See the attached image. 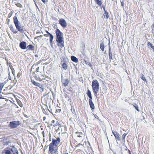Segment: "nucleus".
<instances>
[{
  "instance_id": "1",
  "label": "nucleus",
  "mask_w": 154,
  "mask_h": 154,
  "mask_svg": "<svg viewBox=\"0 0 154 154\" xmlns=\"http://www.w3.org/2000/svg\"><path fill=\"white\" fill-rule=\"evenodd\" d=\"M60 141V139L59 137L56 139H52V142L49 145V154L50 153L52 154L56 152V150L54 146H57Z\"/></svg>"
},
{
  "instance_id": "2",
  "label": "nucleus",
  "mask_w": 154,
  "mask_h": 154,
  "mask_svg": "<svg viewBox=\"0 0 154 154\" xmlns=\"http://www.w3.org/2000/svg\"><path fill=\"white\" fill-rule=\"evenodd\" d=\"M56 34L57 38V45L62 48L64 46L63 34L58 29L56 30Z\"/></svg>"
},
{
  "instance_id": "3",
  "label": "nucleus",
  "mask_w": 154,
  "mask_h": 154,
  "mask_svg": "<svg viewBox=\"0 0 154 154\" xmlns=\"http://www.w3.org/2000/svg\"><path fill=\"white\" fill-rule=\"evenodd\" d=\"M99 84L96 79L93 80L92 82V87L94 94L96 97L99 89Z\"/></svg>"
},
{
  "instance_id": "4",
  "label": "nucleus",
  "mask_w": 154,
  "mask_h": 154,
  "mask_svg": "<svg viewBox=\"0 0 154 154\" xmlns=\"http://www.w3.org/2000/svg\"><path fill=\"white\" fill-rule=\"evenodd\" d=\"M20 124L19 121H16L10 122L9 125L11 128L13 129L17 127Z\"/></svg>"
},
{
  "instance_id": "5",
  "label": "nucleus",
  "mask_w": 154,
  "mask_h": 154,
  "mask_svg": "<svg viewBox=\"0 0 154 154\" xmlns=\"http://www.w3.org/2000/svg\"><path fill=\"white\" fill-rule=\"evenodd\" d=\"M39 69V67H38L35 69V71L34 72H33V75L35 79L37 80H40V78L39 76L38 75V72L40 74L41 72L38 71V69Z\"/></svg>"
},
{
  "instance_id": "6",
  "label": "nucleus",
  "mask_w": 154,
  "mask_h": 154,
  "mask_svg": "<svg viewBox=\"0 0 154 154\" xmlns=\"http://www.w3.org/2000/svg\"><path fill=\"white\" fill-rule=\"evenodd\" d=\"M109 52L108 55L109 57V60L110 62L113 59L112 58V51L110 46V42L109 43Z\"/></svg>"
},
{
  "instance_id": "7",
  "label": "nucleus",
  "mask_w": 154,
  "mask_h": 154,
  "mask_svg": "<svg viewBox=\"0 0 154 154\" xmlns=\"http://www.w3.org/2000/svg\"><path fill=\"white\" fill-rule=\"evenodd\" d=\"M112 133L115 137L116 140L120 141L121 140L120 135L116 131H112Z\"/></svg>"
},
{
  "instance_id": "8",
  "label": "nucleus",
  "mask_w": 154,
  "mask_h": 154,
  "mask_svg": "<svg viewBox=\"0 0 154 154\" xmlns=\"http://www.w3.org/2000/svg\"><path fill=\"white\" fill-rule=\"evenodd\" d=\"M59 24L63 28H65L67 26V23L65 20L61 18L59 20Z\"/></svg>"
},
{
  "instance_id": "9",
  "label": "nucleus",
  "mask_w": 154,
  "mask_h": 154,
  "mask_svg": "<svg viewBox=\"0 0 154 154\" xmlns=\"http://www.w3.org/2000/svg\"><path fill=\"white\" fill-rule=\"evenodd\" d=\"M15 149H17L15 147L13 148L10 150H6L5 151V154H15L16 152H14Z\"/></svg>"
},
{
  "instance_id": "10",
  "label": "nucleus",
  "mask_w": 154,
  "mask_h": 154,
  "mask_svg": "<svg viewBox=\"0 0 154 154\" xmlns=\"http://www.w3.org/2000/svg\"><path fill=\"white\" fill-rule=\"evenodd\" d=\"M26 43L24 41L21 42L19 44L20 47L22 49H26Z\"/></svg>"
},
{
  "instance_id": "11",
  "label": "nucleus",
  "mask_w": 154,
  "mask_h": 154,
  "mask_svg": "<svg viewBox=\"0 0 154 154\" xmlns=\"http://www.w3.org/2000/svg\"><path fill=\"white\" fill-rule=\"evenodd\" d=\"M13 19L14 22V23L15 26H18V25H21V24L20 22L18 20L16 16L14 17Z\"/></svg>"
},
{
  "instance_id": "12",
  "label": "nucleus",
  "mask_w": 154,
  "mask_h": 154,
  "mask_svg": "<svg viewBox=\"0 0 154 154\" xmlns=\"http://www.w3.org/2000/svg\"><path fill=\"white\" fill-rule=\"evenodd\" d=\"M62 84H63L64 86H67L69 82V80L68 79H66L62 80L61 81Z\"/></svg>"
},
{
  "instance_id": "13",
  "label": "nucleus",
  "mask_w": 154,
  "mask_h": 154,
  "mask_svg": "<svg viewBox=\"0 0 154 154\" xmlns=\"http://www.w3.org/2000/svg\"><path fill=\"white\" fill-rule=\"evenodd\" d=\"M5 84V83L4 82L0 83V99H4V98H2V95H1L2 91L4 86Z\"/></svg>"
},
{
  "instance_id": "14",
  "label": "nucleus",
  "mask_w": 154,
  "mask_h": 154,
  "mask_svg": "<svg viewBox=\"0 0 154 154\" xmlns=\"http://www.w3.org/2000/svg\"><path fill=\"white\" fill-rule=\"evenodd\" d=\"M17 29L21 33L24 32V30L23 29V26H21V25H18V26H16Z\"/></svg>"
},
{
  "instance_id": "15",
  "label": "nucleus",
  "mask_w": 154,
  "mask_h": 154,
  "mask_svg": "<svg viewBox=\"0 0 154 154\" xmlns=\"http://www.w3.org/2000/svg\"><path fill=\"white\" fill-rule=\"evenodd\" d=\"M89 102V105H90V108L91 109L92 111H93V110H94L95 108V106H94V104L93 103L92 101L91 102V101H90Z\"/></svg>"
},
{
  "instance_id": "16",
  "label": "nucleus",
  "mask_w": 154,
  "mask_h": 154,
  "mask_svg": "<svg viewBox=\"0 0 154 154\" xmlns=\"http://www.w3.org/2000/svg\"><path fill=\"white\" fill-rule=\"evenodd\" d=\"M26 48L27 50H33L34 49V46L32 45H28Z\"/></svg>"
},
{
  "instance_id": "17",
  "label": "nucleus",
  "mask_w": 154,
  "mask_h": 154,
  "mask_svg": "<svg viewBox=\"0 0 154 154\" xmlns=\"http://www.w3.org/2000/svg\"><path fill=\"white\" fill-rule=\"evenodd\" d=\"M103 16L104 18L106 17L107 19L109 18V13L106 11H104V13L103 14Z\"/></svg>"
},
{
  "instance_id": "18",
  "label": "nucleus",
  "mask_w": 154,
  "mask_h": 154,
  "mask_svg": "<svg viewBox=\"0 0 154 154\" xmlns=\"http://www.w3.org/2000/svg\"><path fill=\"white\" fill-rule=\"evenodd\" d=\"M147 46L149 48H150V49L152 50L153 49L154 50V46L150 42H148Z\"/></svg>"
},
{
  "instance_id": "19",
  "label": "nucleus",
  "mask_w": 154,
  "mask_h": 154,
  "mask_svg": "<svg viewBox=\"0 0 154 154\" xmlns=\"http://www.w3.org/2000/svg\"><path fill=\"white\" fill-rule=\"evenodd\" d=\"M71 59L72 61L75 63H77L78 62V59L74 56H72Z\"/></svg>"
},
{
  "instance_id": "20",
  "label": "nucleus",
  "mask_w": 154,
  "mask_h": 154,
  "mask_svg": "<svg viewBox=\"0 0 154 154\" xmlns=\"http://www.w3.org/2000/svg\"><path fill=\"white\" fill-rule=\"evenodd\" d=\"M100 48L101 50L103 51H104V43L103 42H102L101 43L100 45Z\"/></svg>"
},
{
  "instance_id": "21",
  "label": "nucleus",
  "mask_w": 154,
  "mask_h": 154,
  "mask_svg": "<svg viewBox=\"0 0 154 154\" xmlns=\"http://www.w3.org/2000/svg\"><path fill=\"white\" fill-rule=\"evenodd\" d=\"M95 2L99 6H101L102 5L101 0H94Z\"/></svg>"
},
{
  "instance_id": "22",
  "label": "nucleus",
  "mask_w": 154,
  "mask_h": 154,
  "mask_svg": "<svg viewBox=\"0 0 154 154\" xmlns=\"http://www.w3.org/2000/svg\"><path fill=\"white\" fill-rule=\"evenodd\" d=\"M62 68L64 70L67 69L68 66L65 63H63L62 65Z\"/></svg>"
},
{
  "instance_id": "23",
  "label": "nucleus",
  "mask_w": 154,
  "mask_h": 154,
  "mask_svg": "<svg viewBox=\"0 0 154 154\" xmlns=\"http://www.w3.org/2000/svg\"><path fill=\"white\" fill-rule=\"evenodd\" d=\"M31 82L33 85L37 86H38L39 84H40L39 83L37 82L32 79L31 80Z\"/></svg>"
},
{
  "instance_id": "24",
  "label": "nucleus",
  "mask_w": 154,
  "mask_h": 154,
  "mask_svg": "<svg viewBox=\"0 0 154 154\" xmlns=\"http://www.w3.org/2000/svg\"><path fill=\"white\" fill-rule=\"evenodd\" d=\"M54 37L52 35H50V43H53L52 40L53 39Z\"/></svg>"
},
{
  "instance_id": "25",
  "label": "nucleus",
  "mask_w": 154,
  "mask_h": 154,
  "mask_svg": "<svg viewBox=\"0 0 154 154\" xmlns=\"http://www.w3.org/2000/svg\"><path fill=\"white\" fill-rule=\"evenodd\" d=\"M11 31L13 32L14 33L16 34L17 32V31L15 30L13 27H11L10 29Z\"/></svg>"
},
{
  "instance_id": "26",
  "label": "nucleus",
  "mask_w": 154,
  "mask_h": 154,
  "mask_svg": "<svg viewBox=\"0 0 154 154\" xmlns=\"http://www.w3.org/2000/svg\"><path fill=\"white\" fill-rule=\"evenodd\" d=\"M127 134H123L122 135V140L124 142L125 141V137H126Z\"/></svg>"
},
{
  "instance_id": "27",
  "label": "nucleus",
  "mask_w": 154,
  "mask_h": 154,
  "mask_svg": "<svg viewBox=\"0 0 154 154\" xmlns=\"http://www.w3.org/2000/svg\"><path fill=\"white\" fill-rule=\"evenodd\" d=\"M133 106L138 111H139V109H138V106L137 105L135 104H133Z\"/></svg>"
},
{
  "instance_id": "28",
  "label": "nucleus",
  "mask_w": 154,
  "mask_h": 154,
  "mask_svg": "<svg viewBox=\"0 0 154 154\" xmlns=\"http://www.w3.org/2000/svg\"><path fill=\"white\" fill-rule=\"evenodd\" d=\"M141 79H142L144 81H146V79L145 77L144 76L143 74H142L141 75Z\"/></svg>"
},
{
  "instance_id": "29",
  "label": "nucleus",
  "mask_w": 154,
  "mask_h": 154,
  "mask_svg": "<svg viewBox=\"0 0 154 154\" xmlns=\"http://www.w3.org/2000/svg\"><path fill=\"white\" fill-rule=\"evenodd\" d=\"M60 152L62 154H69L66 151L63 150L62 149L61 150Z\"/></svg>"
},
{
  "instance_id": "30",
  "label": "nucleus",
  "mask_w": 154,
  "mask_h": 154,
  "mask_svg": "<svg viewBox=\"0 0 154 154\" xmlns=\"http://www.w3.org/2000/svg\"><path fill=\"white\" fill-rule=\"evenodd\" d=\"M38 87L39 88H40L42 90V91L43 92L44 91V88L43 86V85H40V84H39L38 86Z\"/></svg>"
},
{
  "instance_id": "31",
  "label": "nucleus",
  "mask_w": 154,
  "mask_h": 154,
  "mask_svg": "<svg viewBox=\"0 0 154 154\" xmlns=\"http://www.w3.org/2000/svg\"><path fill=\"white\" fill-rule=\"evenodd\" d=\"M87 95L89 96H91V92L90 91V90H88V91H87Z\"/></svg>"
},
{
  "instance_id": "32",
  "label": "nucleus",
  "mask_w": 154,
  "mask_h": 154,
  "mask_svg": "<svg viewBox=\"0 0 154 154\" xmlns=\"http://www.w3.org/2000/svg\"><path fill=\"white\" fill-rule=\"evenodd\" d=\"M60 124H59V123L57 121V123L56 124H55L53 125V126L55 127L57 126H58L60 127Z\"/></svg>"
},
{
  "instance_id": "33",
  "label": "nucleus",
  "mask_w": 154,
  "mask_h": 154,
  "mask_svg": "<svg viewBox=\"0 0 154 154\" xmlns=\"http://www.w3.org/2000/svg\"><path fill=\"white\" fill-rule=\"evenodd\" d=\"M42 110L43 112L45 114L47 115V114L46 111L43 108H42Z\"/></svg>"
},
{
  "instance_id": "34",
  "label": "nucleus",
  "mask_w": 154,
  "mask_h": 154,
  "mask_svg": "<svg viewBox=\"0 0 154 154\" xmlns=\"http://www.w3.org/2000/svg\"><path fill=\"white\" fill-rule=\"evenodd\" d=\"M38 65V64H33L31 68V70H32V69H33L35 67V66H36Z\"/></svg>"
},
{
  "instance_id": "35",
  "label": "nucleus",
  "mask_w": 154,
  "mask_h": 154,
  "mask_svg": "<svg viewBox=\"0 0 154 154\" xmlns=\"http://www.w3.org/2000/svg\"><path fill=\"white\" fill-rule=\"evenodd\" d=\"M16 5L17 6L21 8L22 7V5L20 4H16Z\"/></svg>"
},
{
  "instance_id": "36",
  "label": "nucleus",
  "mask_w": 154,
  "mask_h": 154,
  "mask_svg": "<svg viewBox=\"0 0 154 154\" xmlns=\"http://www.w3.org/2000/svg\"><path fill=\"white\" fill-rule=\"evenodd\" d=\"M88 97L89 98V102L90 101H91V102L92 101V97L91 95V96H89Z\"/></svg>"
},
{
  "instance_id": "37",
  "label": "nucleus",
  "mask_w": 154,
  "mask_h": 154,
  "mask_svg": "<svg viewBox=\"0 0 154 154\" xmlns=\"http://www.w3.org/2000/svg\"><path fill=\"white\" fill-rule=\"evenodd\" d=\"M152 26L153 27L154 29H152V32L153 35H154V23L152 25Z\"/></svg>"
},
{
  "instance_id": "38",
  "label": "nucleus",
  "mask_w": 154,
  "mask_h": 154,
  "mask_svg": "<svg viewBox=\"0 0 154 154\" xmlns=\"http://www.w3.org/2000/svg\"><path fill=\"white\" fill-rule=\"evenodd\" d=\"M94 116L95 118L99 120V119L97 116L95 114H94Z\"/></svg>"
},
{
  "instance_id": "39",
  "label": "nucleus",
  "mask_w": 154,
  "mask_h": 154,
  "mask_svg": "<svg viewBox=\"0 0 154 154\" xmlns=\"http://www.w3.org/2000/svg\"><path fill=\"white\" fill-rule=\"evenodd\" d=\"M20 73H18L17 75V77L18 78H19L20 77Z\"/></svg>"
},
{
  "instance_id": "40",
  "label": "nucleus",
  "mask_w": 154,
  "mask_h": 154,
  "mask_svg": "<svg viewBox=\"0 0 154 154\" xmlns=\"http://www.w3.org/2000/svg\"><path fill=\"white\" fill-rule=\"evenodd\" d=\"M12 14V13H11V12H10L9 13L8 16V17L10 18Z\"/></svg>"
},
{
  "instance_id": "41",
  "label": "nucleus",
  "mask_w": 154,
  "mask_h": 154,
  "mask_svg": "<svg viewBox=\"0 0 154 154\" xmlns=\"http://www.w3.org/2000/svg\"><path fill=\"white\" fill-rule=\"evenodd\" d=\"M42 2L44 3L45 4L47 2L48 0H42Z\"/></svg>"
},
{
  "instance_id": "42",
  "label": "nucleus",
  "mask_w": 154,
  "mask_h": 154,
  "mask_svg": "<svg viewBox=\"0 0 154 154\" xmlns=\"http://www.w3.org/2000/svg\"><path fill=\"white\" fill-rule=\"evenodd\" d=\"M14 150V152H16V153L15 154H18V151L17 150V149H15Z\"/></svg>"
},
{
  "instance_id": "43",
  "label": "nucleus",
  "mask_w": 154,
  "mask_h": 154,
  "mask_svg": "<svg viewBox=\"0 0 154 154\" xmlns=\"http://www.w3.org/2000/svg\"><path fill=\"white\" fill-rule=\"evenodd\" d=\"M121 4L122 6L123 7H124V3L123 2H121Z\"/></svg>"
},
{
  "instance_id": "44",
  "label": "nucleus",
  "mask_w": 154,
  "mask_h": 154,
  "mask_svg": "<svg viewBox=\"0 0 154 154\" xmlns=\"http://www.w3.org/2000/svg\"><path fill=\"white\" fill-rule=\"evenodd\" d=\"M102 7L104 10V11H106V10H105V6L104 5H103V6H102Z\"/></svg>"
},
{
  "instance_id": "45",
  "label": "nucleus",
  "mask_w": 154,
  "mask_h": 154,
  "mask_svg": "<svg viewBox=\"0 0 154 154\" xmlns=\"http://www.w3.org/2000/svg\"><path fill=\"white\" fill-rule=\"evenodd\" d=\"M46 32L49 35H51L50 33L49 32H48V31H46Z\"/></svg>"
},
{
  "instance_id": "46",
  "label": "nucleus",
  "mask_w": 154,
  "mask_h": 154,
  "mask_svg": "<svg viewBox=\"0 0 154 154\" xmlns=\"http://www.w3.org/2000/svg\"><path fill=\"white\" fill-rule=\"evenodd\" d=\"M45 119H46V117H43V121H45Z\"/></svg>"
},
{
  "instance_id": "47",
  "label": "nucleus",
  "mask_w": 154,
  "mask_h": 154,
  "mask_svg": "<svg viewBox=\"0 0 154 154\" xmlns=\"http://www.w3.org/2000/svg\"><path fill=\"white\" fill-rule=\"evenodd\" d=\"M14 69H13V70L12 69V72L13 74L14 75Z\"/></svg>"
},
{
  "instance_id": "48",
  "label": "nucleus",
  "mask_w": 154,
  "mask_h": 154,
  "mask_svg": "<svg viewBox=\"0 0 154 154\" xmlns=\"http://www.w3.org/2000/svg\"><path fill=\"white\" fill-rule=\"evenodd\" d=\"M19 105L20 106V107H22L23 105H22V103H21L20 104H19Z\"/></svg>"
},
{
  "instance_id": "49",
  "label": "nucleus",
  "mask_w": 154,
  "mask_h": 154,
  "mask_svg": "<svg viewBox=\"0 0 154 154\" xmlns=\"http://www.w3.org/2000/svg\"><path fill=\"white\" fill-rule=\"evenodd\" d=\"M51 122L52 123H54L55 122V121L53 120Z\"/></svg>"
},
{
  "instance_id": "50",
  "label": "nucleus",
  "mask_w": 154,
  "mask_h": 154,
  "mask_svg": "<svg viewBox=\"0 0 154 154\" xmlns=\"http://www.w3.org/2000/svg\"><path fill=\"white\" fill-rule=\"evenodd\" d=\"M42 134L43 135H45V133H44V131H43L42 132Z\"/></svg>"
},
{
  "instance_id": "51",
  "label": "nucleus",
  "mask_w": 154,
  "mask_h": 154,
  "mask_svg": "<svg viewBox=\"0 0 154 154\" xmlns=\"http://www.w3.org/2000/svg\"><path fill=\"white\" fill-rule=\"evenodd\" d=\"M38 37H42V36L40 35V36H37V37H35V38H38Z\"/></svg>"
},
{
  "instance_id": "52",
  "label": "nucleus",
  "mask_w": 154,
  "mask_h": 154,
  "mask_svg": "<svg viewBox=\"0 0 154 154\" xmlns=\"http://www.w3.org/2000/svg\"><path fill=\"white\" fill-rule=\"evenodd\" d=\"M15 84H16V82H14V84L12 85V86H14L15 85Z\"/></svg>"
},
{
  "instance_id": "53",
  "label": "nucleus",
  "mask_w": 154,
  "mask_h": 154,
  "mask_svg": "<svg viewBox=\"0 0 154 154\" xmlns=\"http://www.w3.org/2000/svg\"><path fill=\"white\" fill-rule=\"evenodd\" d=\"M79 145H82V144H81V143H79V144H78L77 145V146H79Z\"/></svg>"
},
{
  "instance_id": "54",
  "label": "nucleus",
  "mask_w": 154,
  "mask_h": 154,
  "mask_svg": "<svg viewBox=\"0 0 154 154\" xmlns=\"http://www.w3.org/2000/svg\"><path fill=\"white\" fill-rule=\"evenodd\" d=\"M128 152H129V154H131V153L130 150L128 149Z\"/></svg>"
},
{
  "instance_id": "55",
  "label": "nucleus",
  "mask_w": 154,
  "mask_h": 154,
  "mask_svg": "<svg viewBox=\"0 0 154 154\" xmlns=\"http://www.w3.org/2000/svg\"><path fill=\"white\" fill-rule=\"evenodd\" d=\"M50 43V44H51V47H52V46H52V45H53V43Z\"/></svg>"
},
{
  "instance_id": "56",
  "label": "nucleus",
  "mask_w": 154,
  "mask_h": 154,
  "mask_svg": "<svg viewBox=\"0 0 154 154\" xmlns=\"http://www.w3.org/2000/svg\"><path fill=\"white\" fill-rule=\"evenodd\" d=\"M11 27H13V26L12 25H11L10 26V28L11 29Z\"/></svg>"
},
{
  "instance_id": "57",
  "label": "nucleus",
  "mask_w": 154,
  "mask_h": 154,
  "mask_svg": "<svg viewBox=\"0 0 154 154\" xmlns=\"http://www.w3.org/2000/svg\"><path fill=\"white\" fill-rule=\"evenodd\" d=\"M61 110L60 109H58V111H59V112H60Z\"/></svg>"
},
{
  "instance_id": "58",
  "label": "nucleus",
  "mask_w": 154,
  "mask_h": 154,
  "mask_svg": "<svg viewBox=\"0 0 154 154\" xmlns=\"http://www.w3.org/2000/svg\"><path fill=\"white\" fill-rule=\"evenodd\" d=\"M78 137H82L81 136H80V135H78Z\"/></svg>"
},
{
  "instance_id": "59",
  "label": "nucleus",
  "mask_w": 154,
  "mask_h": 154,
  "mask_svg": "<svg viewBox=\"0 0 154 154\" xmlns=\"http://www.w3.org/2000/svg\"><path fill=\"white\" fill-rule=\"evenodd\" d=\"M13 86H12L10 88V89H11V88H12V87Z\"/></svg>"
},
{
  "instance_id": "60",
  "label": "nucleus",
  "mask_w": 154,
  "mask_h": 154,
  "mask_svg": "<svg viewBox=\"0 0 154 154\" xmlns=\"http://www.w3.org/2000/svg\"><path fill=\"white\" fill-rule=\"evenodd\" d=\"M59 129H60V128H59V127L57 129V130H59Z\"/></svg>"
},
{
  "instance_id": "61",
  "label": "nucleus",
  "mask_w": 154,
  "mask_h": 154,
  "mask_svg": "<svg viewBox=\"0 0 154 154\" xmlns=\"http://www.w3.org/2000/svg\"><path fill=\"white\" fill-rule=\"evenodd\" d=\"M43 137H45V135H43Z\"/></svg>"
},
{
  "instance_id": "62",
  "label": "nucleus",
  "mask_w": 154,
  "mask_h": 154,
  "mask_svg": "<svg viewBox=\"0 0 154 154\" xmlns=\"http://www.w3.org/2000/svg\"><path fill=\"white\" fill-rule=\"evenodd\" d=\"M43 141H44H44H45V139H44H44H43Z\"/></svg>"
},
{
  "instance_id": "63",
  "label": "nucleus",
  "mask_w": 154,
  "mask_h": 154,
  "mask_svg": "<svg viewBox=\"0 0 154 154\" xmlns=\"http://www.w3.org/2000/svg\"><path fill=\"white\" fill-rule=\"evenodd\" d=\"M40 32H37V33H40Z\"/></svg>"
},
{
  "instance_id": "64",
  "label": "nucleus",
  "mask_w": 154,
  "mask_h": 154,
  "mask_svg": "<svg viewBox=\"0 0 154 154\" xmlns=\"http://www.w3.org/2000/svg\"><path fill=\"white\" fill-rule=\"evenodd\" d=\"M51 138H49V141H51Z\"/></svg>"
}]
</instances>
